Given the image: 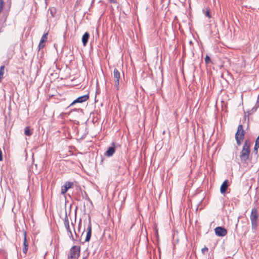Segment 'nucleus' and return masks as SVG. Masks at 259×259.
Returning a JSON list of instances; mask_svg holds the SVG:
<instances>
[{"label": "nucleus", "mask_w": 259, "mask_h": 259, "mask_svg": "<svg viewBox=\"0 0 259 259\" xmlns=\"http://www.w3.org/2000/svg\"><path fill=\"white\" fill-rule=\"evenodd\" d=\"M4 69H5V66H2L0 67V82L1 81L3 77V75H4Z\"/></svg>", "instance_id": "f3484780"}, {"label": "nucleus", "mask_w": 259, "mask_h": 259, "mask_svg": "<svg viewBox=\"0 0 259 259\" xmlns=\"http://www.w3.org/2000/svg\"><path fill=\"white\" fill-rule=\"evenodd\" d=\"M204 13L205 15L208 18H210L211 17L209 11L208 9H206V10H203Z\"/></svg>", "instance_id": "a211bd4d"}, {"label": "nucleus", "mask_w": 259, "mask_h": 259, "mask_svg": "<svg viewBox=\"0 0 259 259\" xmlns=\"http://www.w3.org/2000/svg\"><path fill=\"white\" fill-rule=\"evenodd\" d=\"M90 36V34L88 32H85L82 37V42L84 46H86L88 39Z\"/></svg>", "instance_id": "ddd939ff"}, {"label": "nucleus", "mask_w": 259, "mask_h": 259, "mask_svg": "<svg viewBox=\"0 0 259 259\" xmlns=\"http://www.w3.org/2000/svg\"><path fill=\"white\" fill-rule=\"evenodd\" d=\"M48 33H45L41 38L40 41L39 42L38 45L39 49H41L43 48L45 46V42L48 39Z\"/></svg>", "instance_id": "6e6552de"}, {"label": "nucleus", "mask_w": 259, "mask_h": 259, "mask_svg": "<svg viewBox=\"0 0 259 259\" xmlns=\"http://www.w3.org/2000/svg\"><path fill=\"white\" fill-rule=\"evenodd\" d=\"M214 231L217 236L221 237L225 236L227 233L226 229L221 227L215 228Z\"/></svg>", "instance_id": "423d86ee"}, {"label": "nucleus", "mask_w": 259, "mask_h": 259, "mask_svg": "<svg viewBox=\"0 0 259 259\" xmlns=\"http://www.w3.org/2000/svg\"><path fill=\"white\" fill-rule=\"evenodd\" d=\"M258 217V215L257 210L255 208L252 209L250 215V220L252 227H255L257 226Z\"/></svg>", "instance_id": "7ed1b4c3"}, {"label": "nucleus", "mask_w": 259, "mask_h": 259, "mask_svg": "<svg viewBox=\"0 0 259 259\" xmlns=\"http://www.w3.org/2000/svg\"><path fill=\"white\" fill-rule=\"evenodd\" d=\"M244 135V131L243 130L242 125L238 126L237 132L235 135V139L238 145L240 144V141L243 139Z\"/></svg>", "instance_id": "f03ea898"}, {"label": "nucleus", "mask_w": 259, "mask_h": 259, "mask_svg": "<svg viewBox=\"0 0 259 259\" xmlns=\"http://www.w3.org/2000/svg\"><path fill=\"white\" fill-rule=\"evenodd\" d=\"M73 185V183L66 182L61 187V194H64L69 188H71L72 187Z\"/></svg>", "instance_id": "0eeeda50"}, {"label": "nucleus", "mask_w": 259, "mask_h": 259, "mask_svg": "<svg viewBox=\"0 0 259 259\" xmlns=\"http://www.w3.org/2000/svg\"><path fill=\"white\" fill-rule=\"evenodd\" d=\"M64 225L67 229V231L71 235H72V233L71 232V230L69 228V221L68 219H66L64 221Z\"/></svg>", "instance_id": "2eb2a0df"}, {"label": "nucleus", "mask_w": 259, "mask_h": 259, "mask_svg": "<svg viewBox=\"0 0 259 259\" xmlns=\"http://www.w3.org/2000/svg\"><path fill=\"white\" fill-rule=\"evenodd\" d=\"M3 1L0 0V12L3 10Z\"/></svg>", "instance_id": "412c9836"}, {"label": "nucleus", "mask_w": 259, "mask_h": 259, "mask_svg": "<svg viewBox=\"0 0 259 259\" xmlns=\"http://www.w3.org/2000/svg\"><path fill=\"white\" fill-rule=\"evenodd\" d=\"M89 99L88 95H83L82 96H80L77 98L76 100H75L72 103L71 105L74 104L76 103H82L83 102L86 101Z\"/></svg>", "instance_id": "1a4fd4ad"}, {"label": "nucleus", "mask_w": 259, "mask_h": 259, "mask_svg": "<svg viewBox=\"0 0 259 259\" xmlns=\"http://www.w3.org/2000/svg\"><path fill=\"white\" fill-rule=\"evenodd\" d=\"M24 242H23V252L26 254L27 253V251L28 250V243L27 242V239H26V232H24Z\"/></svg>", "instance_id": "9b49d317"}, {"label": "nucleus", "mask_w": 259, "mask_h": 259, "mask_svg": "<svg viewBox=\"0 0 259 259\" xmlns=\"http://www.w3.org/2000/svg\"><path fill=\"white\" fill-rule=\"evenodd\" d=\"M205 61L206 64H208L210 62V59L209 57L208 56H206L205 58Z\"/></svg>", "instance_id": "6ab92c4d"}, {"label": "nucleus", "mask_w": 259, "mask_h": 259, "mask_svg": "<svg viewBox=\"0 0 259 259\" xmlns=\"http://www.w3.org/2000/svg\"><path fill=\"white\" fill-rule=\"evenodd\" d=\"M120 77V74L119 72L116 68H115L113 70V78L115 82V85L117 90H118L119 89Z\"/></svg>", "instance_id": "39448f33"}, {"label": "nucleus", "mask_w": 259, "mask_h": 259, "mask_svg": "<svg viewBox=\"0 0 259 259\" xmlns=\"http://www.w3.org/2000/svg\"><path fill=\"white\" fill-rule=\"evenodd\" d=\"M25 135L30 136L32 135V132L31 131L29 127H26L24 131Z\"/></svg>", "instance_id": "dca6fc26"}, {"label": "nucleus", "mask_w": 259, "mask_h": 259, "mask_svg": "<svg viewBox=\"0 0 259 259\" xmlns=\"http://www.w3.org/2000/svg\"><path fill=\"white\" fill-rule=\"evenodd\" d=\"M256 104H258V107L259 106V95H258V97H257V102H256Z\"/></svg>", "instance_id": "4be33fe9"}, {"label": "nucleus", "mask_w": 259, "mask_h": 259, "mask_svg": "<svg viewBox=\"0 0 259 259\" xmlns=\"http://www.w3.org/2000/svg\"><path fill=\"white\" fill-rule=\"evenodd\" d=\"M79 248L74 246L70 249V258L71 259H78L79 255Z\"/></svg>", "instance_id": "20e7f679"}, {"label": "nucleus", "mask_w": 259, "mask_h": 259, "mask_svg": "<svg viewBox=\"0 0 259 259\" xmlns=\"http://www.w3.org/2000/svg\"><path fill=\"white\" fill-rule=\"evenodd\" d=\"M228 180H225L222 184L220 188V191L222 194L225 193L226 192L228 186Z\"/></svg>", "instance_id": "f8f14e48"}, {"label": "nucleus", "mask_w": 259, "mask_h": 259, "mask_svg": "<svg viewBox=\"0 0 259 259\" xmlns=\"http://www.w3.org/2000/svg\"><path fill=\"white\" fill-rule=\"evenodd\" d=\"M92 234V226L90 223L89 224L87 229V234L85 239V242H89L90 240Z\"/></svg>", "instance_id": "9d476101"}, {"label": "nucleus", "mask_w": 259, "mask_h": 259, "mask_svg": "<svg viewBox=\"0 0 259 259\" xmlns=\"http://www.w3.org/2000/svg\"><path fill=\"white\" fill-rule=\"evenodd\" d=\"M115 152V148L113 147H110L108 148L105 153V155L108 157H110L113 155Z\"/></svg>", "instance_id": "4468645a"}, {"label": "nucleus", "mask_w": 259, "mask_h": 259, "mask_svg": "<svg viewBox=\"0 0 259 259\" xmlns=\"http://www.w3.org/2000/svg\"><path fill=\"white\" fill-rule=\"evenodd\" d=\"M249 152L250 150L249 146L246 143H245L243 146V148L240 156L242 160L245 161L248 159Z\"/></svg>", "instance_id": "f257e3e1"}, {"label": "nucleus", "mask_w": 259, "mask_h": 259, "mask_svg": "<svg viewBox=\"0 0 259 259\" xmlns=\"http://www.w3.org/2000/svg\"><path fill=\"white\" fill-rule=\"evenodd\" d=\"M208 251V248L206 247H204L201 249L202 252L204 254L206 252Z\"/></svg>", "instance_id": "aec40b11"}]
</instances>
